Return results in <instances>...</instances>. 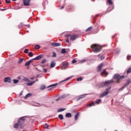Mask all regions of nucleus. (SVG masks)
<instances>
[{
  "instance_id": "nucleus-1",
  "label": "nucleus",
  "mask_w": 131,
  "mask_h": 131,
  "mask_svg": "<svg viewBox=\"0 0 131 131\" xmlns=\"http://www.w3.org/2000/svg\"><path fill=\"white\" fill-rule=\"evenodd\" d=\"M26 120V117H21L19 119V120L18 121V124H19V127L20 128H22V127H24V123L25 122V120Z\"/></svg>"
},
{
  "instance_id": "nucleus-2",
  "label": "nucleus",
  "mask_w": 131,
  "mask_h": 131,
  "mask_svg": "<svg viewBox=\"0 0 131 131\" xmlns=\"http://www.w3.org/2000/svg\"><path fill=\"white\" fill-rule=\"evenodd\" d=\"M113 78L117 80V83H119V82H120V79L124 78V76H121L119 74H116L114 75Z\"/></svg>"
},
{
  "instance_id": "nucleus-3",
  "label": "nucleus",
  "mask_w": 131,
  "mask_h": 131,
  "mask_svg": "<svg viewBox=\"0 0 131 131\" xmlns=\"http://www.w3.org/2000/svg\"><path fill=\"white\" fill-rule=\"evenodd\" d=\"M91 49L94 53H99V45L97 44H93Z\"/></svg>"
},
{
  "instance_id": "nucleus-4",
  "label": "nucleus",
  "mask_w": 131,
  "mask_h": 131,
  "mask_svg": "<svg viewBox=\"0 0 131 131\" xmlns=\"http://www.w3.org/2000/svg\"><path fill=\"white\" fill-rule=\"evenodd\" d=\"M114 81L113 80L106 81L105 82L101 83L100 84V85H99V86H101V87L107 86L109 85V84H110V83H112V82H114Z\"/></svg>"
},
{
  "instance_id": "nucleus-5",
  "label": "nucleus",
  "mask_w": 131,
  "mask_h": 131,
  "mask_svg": "<svg viewBox=\"0 0 131 131\" xmlns=\"http://www.w3.org/2000/svg\"><path fill=\"white\" fill-rule=\"evenodd\" d=\"M67 37H70V40L73 41V40H75V39H76L78 37V35H75V34H73V35L67 34Z\"/></svg>"
},
{
  "instance_id": "nucleus-6",
  "label": "nucleus",
  "mask_w": 131,
  "mask_h": 131,
  "mask_svg": "<svg viewBox=\"0 0 131 131\" xmlns=\"http://www.w3.org/2000/svg\"><path fill=\"white\" fill-rule=\"evenodd\" d=\"M110 90H111V87H110L109 88L106 89V91L104 92L103 93H102L100 95V98H103V97H105V96H107V95L109 94V91H110Z\"/></svg>"
},
{
  "instance_id": "nucleus-7",
  "label": "nucleus",
  "mask_w": 131,
  "mask_h": 131,
  "mask_svg": "<svg viewBox=\"0 0 131 131\" xmlns=\"http://www.w3.org/2000/svg\"><path fill=\"white\" fill-rule=\"evenodd\" d=\"M96 104L99 105V99L97 100L96 102H92L91 103H89L86 105V107H92V106H96Z\"/></svg>"
},
{
  "instance_id": "nucleus-8",
  "label": "nucleus",
  "mask_w": 131,
  "mask_h": 131,
  "mask_svg": "<svg viewBox=\"0 0 131 131\" xmlns=\"http://www.w3.org/2000/svg\"><path fill=\"white\" fill-rule=\"evenodd\" d=\"M30 1L31 0H24V5L27 6H30Z\"/></svg>"
},
{
  "instance_id": "nucleus-9",
  "label": "nucleus",
  "mask_w": 131,
  "mask_h": 131,
  "mask_svg": "<svg viewBox=\"0 0 131 131\" xmlns=\"http://www.w3.org/2000/svg\"><path fill=\"white\" fill-rule=\"evenodd\" d=\"M4 82H8L9 83H11L12 82V80L10 77H7L4 78Z\"/></svg>"
},
{
  "instance_id": "nucleus-10",
  "label": "nucleus",
  "mask_w": 131,
  "mask_h": 131,
  "mask_svg": "<svg viewBox=\"0 0 131 131\" xmlns=\"http://www.w3.org/2000/svg\"><path fill=\"white\" fill-rule=\"evenodd\" d=\"M108 74L109 73H108V72H106V70H104L101 73V75H102V76H107Z\"/></svg>"
},
{
  "instance_id": "nucleus-11",
  "label": "nucleus",
  "mask_w": 131,
  "mask_h": 131,
  "mask_svg": "<svg viewBox=\"0 0 131 131\" xmlns=\"http://www.w3.org/2000/svg\"><path fill=\"white\" fill-rule=\"evenodd\" d=\"M51 46H52V47H60V46H61V43L52 42L51 43Z\"/></svg>"
},
{
  "instance_id": "nucleus-12",
  "label": "nucleus",
  "mask_w": 131,
  "mask_h": 131,
  "mask_svg": "<svg viewBox=\"0 0 131 131\" xmlns=\"http://www.w3.org/2000/svg\"><path fill=\"white\" fill-rule=\"evenodd\" d=\"M43 57V55H40L35 57V58H33L32 60H40V59H41V58H42Z\"/></svg>"
},
{
  "instance_id": "nucleus-13",
  "label": "nucleus",
  "mask_w": 131,
  "mask_h": 131,
  "mask_svg": "<svg viewBox=\"0 0 131 131\" xmlns=\"http://www.w3.org/2000/svg\"><path fill=\"white\" fill-rule=\"evenodd\" d=\"M55 66H56V63H55V61H51L50 64V68H54V67H55Z\"/></svg>"
},
{
  "instance_id": "nucleus-14",
  "label": "nucleus",
  "mask_w": 131,
  "mask_h": 131,
  "mask_svg": "<svg viewBox=\"0 0 131 131\" xmlns=\"http://www.w3.org/2000/svg\"><path fill=\"white\" fill-rule=\"evenodd\" d=\"M57 85H58V83H55L47 86V88L50 89V88H52V89H54V88H55V86H57Z\"/></svg>"
},
{
  "instance_id": "nucleus-15",
  "label": "nucleus",
  "mask_w": 131,
  "mask_h": 131,
  "mask_svg": "<svg viewBox=\"0 0 131 131\" xmlns=\"http://www.w3.org/2000/svg\"><path fill=\"white\" fill-rule=\"evenodd\" d=\"M104 55H105V54L103 53L102 54H100L99 55V59H100V60H104V59H105V56H104Z\"/></svg>"
},
{
  "instance_id": "nucleus-16",
  "label": "nucleus",
  "mask_w": 131,
  "mask_h": 131,
  "mask_svg": "<svg viewBox=\"0 0 131 131\" xmlns=\"http://www.w3.org/2000/svg\"><path fill=\"white\" fill-rule=\"evenodd\" d=\"M32 61H33V60L32 59L27 61L25 64V66H29V65H30V63H31V62H32Z\"/></svg>"
},
{
  "instance_id": "nucleus-17",
  "label": "nucleus",
  "mask_w": 131,
  "mask_h": 131,
  "mask_svg": "<svg viewBox=\"0 0 131 131\" xmlns=\"http://www.w3.org/2000/svg\"><path fill=\"white\" fill-rule=\"evenodd\" d=\"M86 96V94H83L79 97V98L77 99V101H79L80 99H82V98H84Z\"/></svg>"
},
{
  "instance_id": "nucleus-18",
  "label": "nucleus",
  "mask_w": 131,
  "mask_h": 131,
  "mask_svg": "<svg viewBox=\"0 0 131 131\" xmlns=\"http://www.w3.org/2000/svg\"><path fill=\"white\" fill-rule=\"evenodd\" d=\"M130 82H131L130 80H127L124 86L126 88V86H128L129 85V83H130Z\"/></svg>"
},
{
  "instance_id": "nucleus-19",
  "label": "nucleus",
  "mask_w": 131,
  "mask_h": 131,
  "mask_svg": "<svg viewBox=\"0 0 131 131\" xmlns=\"http://www.w3.org/2000/svg\"><path fill=\"white\" fill-rule=\"evenodd\" d=\"M69 79H71V77H68L67 79L60 81L59 83H62V82H65V81H67V80H69Z\"/></svg>"
},
{
  "instance_id": "nucleus-20",
  "label": "nucleus",
  "mask_w": 131,
  "mask_h": 131,
  "mask_svg": "<svg viewBox=\"0 0 131 131\" xmlns=\"http://www.w3.org/2000/svg\"><path fill=\"white\" fill-rule=\"evenodd\" d=\"M71 116H72V115H71V113H67L66 114V117H68V118H70V117H71Z\"/></svg>"
},
{
  "instance_id": "nucleus-21",
  "label": "nucleus",
  "mask_w": 131,
  "mask_h": 131,
  "mask_svg": "<svg viewBox=\"0 0 131 131\" xmlns=\"http://www.w3.org/2000/svg\"><path fill=\"white\" fill-rule=\"evenodd\" d=\"M23 61H24V59L23 58H20L17 62V63L18 64V65H20L21 63H23Z\"/></svg>"
},
{
  "instance_id": "nucleus-22",
  "label": "nucleus",
  "mask_w": 131,
  "mask_h": 131,
  "mask_svg": "<svg viewBox=\"0 0 131 131\" xmlns=\"http://www.w3.org/2000/svg\"><path fill=\"white\" fill-rule=\"evenodd\" d=\"M79 117V113H77L75 116V120H77Z\"/></svg>"
},
{
  "instance_id": "nucleus-23",
  "label": "nucleus",
  "mask_w": 131,
  "mask_h": 131,
  "mask_svg": "<svg viewBox=\"0 0 131 131\" xmlns=\"http://www.w3.org/2000/svg\"><path fill=\"white\" fill-rule=\"evenodd\" d=\"M58 118H59L60 120H63V119H64V117L63 116V115L60 114L58 115Z\"/></svg>"
},
{
  "instance_id": "nucleus-24",
  "label": "nucleus",
  "mask_w": 131,
  "mask_h": 131,
  "mask_svg": "<svg viewBox=\"0 0 131 131\" xmlns=\"http://www.w3.org/2000/svg\"><path fill=\"white\" fill-rule=\"evenodd\" d=\"M19 126H20L19 123H16L14 124V128H18V127H19Z\"/></svg>"
},
{
  "instance_id": "nucleus-25",
  "label": "nucleus",
  "mask_w": 131,
  "mask_h": 131,
  "mask_svg": "<svg viewBox=\"0 0 131 131\" xmlns=\"http://www.w3.org/2000/svg\"><path fill=\"white\" fill-rule=\"evenodd\" d=\"M92 29H93V27H90L89 28H88L87 29L85 30V32H89V31H91Z\"/></svg>"
},
{
  "instance_id": "nucleus-26",
  "label": "nucleus",
  "mask_w": 131,
  "mask_h": 131,
  "mask_svg": "<svg viewBox=\"0 0 131 131\" xmlns=\"http://www.w3.org/2000/svg\"><path fill=\"white\" fill-rule=\"evenodd\" d=\"M66 53H67V52L66 51V49H62L61 50V54H66Z\"/></svg>"
},
{
  "instance_id": "nucleus-27",
  "label": "nucleus",
  "mask_w": 131,
  "mask_h": 131,
  "mask_svg": "<svg viewBox=\"0 0 131 131\" xmlns=\"http://www.w3.org/2000/svg\"><path fill=\"white\" fill-rule=\"evenodd\" d=\"M45 89H46V85H45L41 86L40 88V90L41 91H43V90H45Z\"/></svg>"
},
{
  "instance_id": "nucleus-28",
  "label": "nucleus",
  "mask_w": 131,
  "mask_h": 131,
  "mask_svg": "<svg viewBox=\"0 0 131 131\" xmlns=\"http://www.w3.org/2000/svg\"><path fill=\"white\" fill-rule=\"evenodd\" d=\"M30 96H31V94L28 93V94H27V95L25 96V99H27V98H29V97H30Z\"/></svg>"
},
{
  "instance_id": "nucleus-29",
  "label": "nucleus",
  "mask_w": 131,
  "mask_h": 131,
  "mask_svg": "<svg viewBox=\"0 0 131 131\" xmlns=\"http://www.w3.org/2000/svg\"><path fill=\"white\" fill-rule=\"evenodd\" d=\"M104 66V63H101L99 66V71L101 70V68Z\"/></svg>"
},
{
  "instance_id": "nucleus-30",
  "label": "nucleus",
  "mask_w": 131,
  "mask_h": 131,
  "mask_svg": "<svg viewBox=\"0 0 131 131\" xmlns=\"http://www.w3.org/2000/svg\"><path fill=\"white\" fill-rule=\"evenodd\" d=\"M35 49H36V50H39L40 46H39V45H36L35 46Z\"/></svg>"
},
{
  "instance_id": "nucleus-31",
  "label": "nucleus",
  "mask_w": 131,
  "mask_h": 131,
  "mask_svg": "<svg viewBox=\"0 0 131 131\" xmlns=\"http://www.w3.org/2000/svg\"><path fill=\"white\" fill-rule=\"evenodd\" d=\"M13 83L16 84V83H18V82H19V80H16V79H13Z\"/></svg>"
},
{
  "instance_id": "nucleus-32",
  "label": "nucleus",
  "mask_w": 131,
  "mask_h": 131,
  "mask_svg": "<svg viewBox=\"0 0 131 131\" xmlns=\"http://www.w3.org/2000/svg\"><path fill=\"white\" fill-rule=\"evenodd\" d=\"M37 81H38V79H36L35 81H32L31 82L32 83V85H33Z\"/></svg>"
},
{
  "instance_id": "nucleus-33",
  "label": "nucleus",
  "mask_w": 131,
  "mask_h": 131,
  "mask_svg": "<svg viewBox=\"0 0 131 131\" xmlns=\"http://www.w3.org/2000/svg\"><path fill=\"white\" fill-rule=\"evenodd\" d=\"M107 3L109 5H111L113 3L112 2V0H108Z\"/></svg>"
},
{
  "instance_id": "nucleus-34",
  "label": "nucleus",
  "mask_w": 131,
  "mask_h": 131,
  "mask_svg": "<svg viewBox=\"0 0 131 131\" xmlns=\"http://www.w3.org/2000/svg\"><path fill=\"white\" fill-rule=\"evenodd\" d=\"M68 64H67V63H66V62H63V67H64L65 68H66V67H67V66H68Z\"/></svg>"
},
{
  "instance_id": "nucleus-35",
  "label": "nucleus",
  "mask_w": 131,
  "mask_h": 131,
  "mask_svg": "<svg viewBox=\"0 0 131 131\" xmlns=\"http://www.w3.org/2000/svg\"><path fill=\"white\" fill-rule=\"evenodd\" d=\"M60 99H64V98H66V95L63 94L61 96H60Z\"/></svg>"
},
{
  "instance_id": "nucleus-36",
  "label": "nucleus",
  "mask_w": 131,
  "mask_h": 131,
  "mask_svg": "<svg viewBox=\"0 0 131 131\" xmlns=\"http://www.w3.org/2000/svg\"><path fill=\"white\" fill-rule=\"evenodd\" d=\"M125 88H126V87L125 85H124L121 88H120L119 89V91H123V90L125 89Z\"/></svg>"
},
{
  "instance_id": "nucleus-37",
  "label": "nucleus",
  "mask_w": 131,
  "mask_h": 131,
  "mask_svg": "<svg viewBox=\"0 0 131 131\" xmlns=\"http://www.w3.org/2000/svg\"><path fill=\"white\" fill-rule=\"evenodd\" d=\"M28 56H29V57H33V54H32V52L29 53Z\"/></svg>"
},
{
  "instance_id": "nucleus-38",
  "label": "nucleus",
  "mask_w": 131,
  "mask_h": 131,
  "mask_svg": "<svg viewBox=\"0 0 131 131\" xmlns=\"http://www.w3.org/2000/svg\"><path fill=\"white\" fill-rule=\"evenodd\" d=\"M82 80V78L80 77V78H78L77 79V81H81Z\"/></svg>"
},
{
  "instance_id": "nucleus-39",
  "label": "nucleus",
  "mask_w": 131,
  "mask_h": 131,
  "mask_svg": "<svg viewBox=\"0 0 131 131\" xmlns=\"http://www.w3.org/2000/svg\"><path fill=\"white\" fill-rule=\"evenodd\" d=\"M131 72V68H129L127 71V73H130Z\"/></svg>"
},
{
  "instance_id": "nucleus-40",
  "label": "nucleus",
  "mask_w": 131,
  "mask_h": 131,
  "mask_svg": "<svg viewBox=\"0 0 131 131\" xmlns=\"http://www.w3.org/2000/svg\"><path fill=\"white\" fill-rule=\"evenodd\" d=\"M27 85H28V86H30L32 85V83H31V82H30L29 83H27Z\"/></svg>"
},
{
  "instance_id": "nucleus-41",
  "label": "nucleus",
  "mask_w": 131,
  "mask_h": 131,
  "mask_svg": "<svg viewBox=\"0 0 131 131\" xmlns=\"http://www.w3.org/2000/svg\"><path fill=\"white\" fill-rule=\"evenodd\" d=\"M28 51L29 50L27 49H26L25 50H24V53H25L26 54H28Z\"/></svg>"
},
{
  "instance_id": "nucleus-42",
  "label": "nucleus",
  "mask_w": 131,
  "mask_h": 131,
  "mask_svg": "<svg viewBox=\"0 0 131 131\" xmlns=\"http://www.w3.org/2000/svg\"><path fill=\"white\" fill-rule=\"evenodd\" d=\"M45 62H47V59H43V60L41 61L42 64H45Z\"/></svg>"
},
{
  "instance_id": "nucleus-43",
  "label": "nucleus",
  "mask_w": 131,
  "mask_h": 131,
  "mask_svg": "<svg viewBox=\"0 0 131 131\" xmlns=\"http://www.w3.org/2000/svg\"><path fill=\"white\" fill-rule=\"evenodd\" d=\"M65 110V108H61L58 111V112H62Z\"/></svg>"
},
{
  "instance_id": "nucleus-44",
  "label": "nucleus",
  "mask_w": 131,
  "mask_h": 131,
  "mask_svg": "<svg viewBox=\"0 0 131 131\" xmlns=\"http://www.w3.org/2000/svg\"><path fill=\"white\" fill-rule=\"evenodd\" d=\"M44 127L45 128H49V125H48L47 124H45Z\"/></svg>"
},
{
  "instance_id": "nucleus-45",
  "label": "nucleus",
  "mask_w": 131,
  "mask_h": 131,
  "mask_svg": "<svg viewBox=\"0 0 131 131\" xmlns=\"http://www.w3.org/2000/svg\"><path fill=\"white\" fill-rule=\"evenodd\" d=\"M52 57H57V54H56V53L54 52L53 53Z\"/></svg>"
},
{
  "instance_id": "nucleus-46",
  "label": "nucleus",
  "mask_w": 131,
  "mask_h": 131,
  "mask_svg": "<svg viewBox=\"0 0 131 131\" xmlns=\"http://www.w3.org/2000/svg\"><path fill=\"white\" fill-rule=\"evenodd\" d=\"M24 80L25 81H26L27 82H29V79H28V78H25V79H24Z\"/></svg>"
},
{
  "instance_id": "nucleus-47",
  "label": "nucleus",
  "mask_w": 131,
  "mask_h": 131,
  "mask_svg": "<svg viewBox=\"0 0 131 131\" xmlns=\"http://www.w3.org/2000/svg\"><path fill=\"white\" fill-rule=\"evenodd\" d=\"M5 2L6 4H10V3H11V1L9 0H5Z\"/></svg>"
},
{
  "instance_id": "nucleus-48",
  "label": "nucleus",
  "mask_w": 131,
  "mask_h": 131,
  "mask_svg": "<svg viewBox=\"0 0 131 131\" xmlns=\"http://www.w3.org/2000/svg\"><path fill=\"white\" fill-rule=\"evenodd\" d=\"M43 71L45 73H47V71H48V69H43Z\"/></svg>"
},
{
  "instance_id": "nucleus-49",
  "label": "nucleus",
  "mask_w": 131,
  "mask_h": 131,
  "mask_svg": "<svg viewBox=\"0 0 131 131\" xmlns=\"http://www.w3.org/2000/svg\"><path fill=\"white\" fill-rule=\"evenodd\" d=\"M76 62H77V61H76V60H75V59H73L72 60V63H76Z\"/></svg>"
},
{
  "instance_id": "nucleus-50",
  "label": "nucleus",
  "mask_w": 131,
  "mask_h": 131,
  "mask_svg": "<svg viewBox=\"0 0 131 131\" xmlns=\"http://www.w3.org/2000/svg\"><path fill=\"white\" fill-rule=\"evenodd\" d=\"M129 58H130V55H127V59L129 60Z\"/></svg>"
},
{
  "instance_id": "nucleus-51",
  "label": "nucleus",
  "mask_w": 131,
  "mask_h": 131,
  "mask_svg": "<svg viewBox=\"0 0 131 131\" xmlns=\"http://www.w3.org/2000/svg\"><path fill=\"white\" fill-rule=\"evenodd\" d=\"M66 42L69 43V39H66Z\"/></svg>"
},
{
  "instance_id": "nucleus-52",
  "label": "nucleus",
  "mask_w": 131,
  "mask_h": 131,
  "mask_svg": "<svg viewBox=\"0 0 131 131\" xmlns=\"http://www.w3.org/2000/svg\"><path fill=\"white\" fill-rule=\"evenodd\" d=\"M38 104V107H40V106H41V105H40V104L39 103H37Z\"/></svg>"
},
{
  "instance_id": "nucleus-53",
  "label": "nucleus",
  "mask_w": 131,
  "mask_h": 131,
  "mask_svg": "<svg viewBox=\"0 0 131 131\" xmlns=\"http://www.w3.org/2000/svg\"><path fill=\"white\" fill-rule=\"evenodd\" d=\"M6 9H1V11H6Z\"/></svg>"
},
{
  "instance_id": "nucleus-54",
  "label": "nucleus",
  "mask_w": 131,
  "mask_h": 131,
  "mask_svg": "<svg viewBox=\"0 0 131 131\" xmlns=\"http://www.w3.org/2000/svg\"><path fill=\"white\" fill-rule=\"evenodd\" d=\"M31 79H32V80L34 79V77H31Z\"/></svg>"
},
{
  "instance_id": "nucleus-55",
  "label": "nucleus",
  "mask_w": 131,
  "mask_h": 131,
  "mask_svg": "<svg viewBox=\"0 0 131 131\" xmlns=\"http://www.w3.org/2000/svg\"><path fill=\"white\" fill-rule=\"evenodd\" d=\"M61 10L63 9H64V6L61 7Z\"/></svg>"
},
{
  "instance_id": "nucleus-56",
  "label": "nucleus",
  "mask_w": 131,
  "mask_h": 131,
  "mask_svg": "<svg viewBox=\"0 0 131 131\" xmlns=\"http://www.w3.org/2000/svg\"><path fill=\"white\" fill-rule=\"evenodd\" d=\"M12 2H17V0H12Z\"/></svg>"
},
{
  "instance_id": "nucleus-57",
  "label": "nucleus",
  "mask_w": 131,
  "mask_h": 131,
  "mask_svg": "<svg viewBox=\"0 0 131 131\" xmlns=\"http://www.w3.org/2000/svg\"><path fill=\"white\" fill-rule=\"evenodd\" d=\"M19 95H20V96H22V93H20L19 94Z\"/></svg>"
},
{
  "instance_id": "nucleus-58",
  "label": "nucleus",
  "mask_w": 131,
  "mask_h": 131,
  "mask_svg": "<svg viewBox=\"0 0 131 131\" xmlns=\"http://www.w3.org/2000/svg\"><path fill=\"white\" fill-rule=\"evenodd\" d=\"M99 50L100 51V48H101V46L99 45Z\"/></svg>"
},
{
  "instance_id": "nucleus-59",
  "label": "nucleus",
  "mask_w": 131,
  "mask_h": 131,
  "mask_svg": "<svg viewBox=\"0 0 131 131\" xmlns=\"http://www.w3.org/2000/svg\"><path fill=\"white\" fill-rule=\"evenodd\" d=\"M97 68H98L97 71H99V67H97Z\"/></svg>"
},
{
  "instance_id": "nucleus-60",
  "label": "nucleus",
  "mask_w": 131,
  "mask_h": 131,
  "mask_svg": "<svg viewBox=\"0 0 131 131\" xmlns=\"http://www.w3.org/2000/svg\"><path fill=\"white\" fill-rule=\"evenodd\" d=\"M101 102V99H99V102Z\"/></svg>"
},
{
  "instance_id": "nucleus-61",
  "label": "nucleus",
  "mask_w": 131,
  "mask_h": 131,
  "mask_svg": "<svg viewBox=\"0 0 131 131\" xmlns=\"http://www.w3.org/2000/svg\"><path fill=\"white\" fill-rule=\"evenodd\" d=\"M30 26H29V25L28 26V27H30Z\"/></svg>"
}]
</instances>
